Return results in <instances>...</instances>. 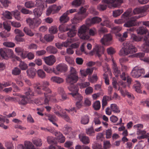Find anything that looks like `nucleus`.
Here are the masks:
<instances>
[{
    "label": "nucleus",
    "instance_id": "obj_8",
    "mask_svg": "<svg viewBox=\"0 0 149 149\" xmlns=\"http://www.w3.org/2000/svg\"><path fill=\"white\" fill-rule=\"evenodd\" d=\"M104 48L103 46H101L98 45H95V48L93 51L95 54V55L100 58L101 55L104 53Z\"/></svg>",
    "mask_w": 149,
    "mask_h": 149
},
{
    "label": "nucleus",
    "instance_id": "obj_59",
    "mask_svg": "<svg viewBox=\"0 0 149 149\" xmlns=\"http://www.w3.org/2000/svg\"><path fill=\"white\" fill-rule=\"evenodd\" d=\"M69 32L67 33L68 36L70 37H73L74 36L76 33V30H69Z\"/></svg>",
    "mask_w": 149,
    "mask_h": 149
},
{
    "label": "nucleus",
    "instance_id": "obj_63",
    "mask_svg": "<svg viewBox=\"0 0 149 149\" xmlns=\"http://www.w3.org/2000/svg\"><path fill=\"white\" fill-rule=\"evenodd\" d=\"M101 147H102L101 145L96 143L94 142L92 144L93 149H100Z\"/></svg>",
    "mask_w": 149,
    "mask_h": 149
},
{
    "label": "nucleus",
    "instance_id": "obj_40",
    "mask_svg": "<svg viewBox=\"0 0 149 149\" xmlns=\"http://www.w3.org/2000/svg\"><path fill=\"white\" fill-rule=\"evenodd\" d=\"M37 74L39 77L42 79L45 78L46 76L45 72L41 69H39L38 70Z\"/></svg>",
    "mask_w": 149,
    "mask_h": 149
},
{
    "label": "nucleus",
    "instance_id": "obj_31",
    "mask_svg": "<svg viewBox=\"0 0 149 149\" xmlns=\"http://www.w3.org/2000/svg\"><path fill=\"white\" fill-rule=\"evenodd\" d=\"M146 11V9L143 7H141L134 9L133 10V13L134 14H138L144 13Z\"/></svg>",
    "mask_w": 149,
    "mask_h": 149
},
{
    "label": "nucleus",
    "instance_id": "obj_45",
    "mask_svg": "<svg viewBox=\"0 0 149 149\" xmlns=\"http://www.w3.org/2000/svg\"><path fill=\"white\" fill-rule=\"evenodd\" d=\"M6 49L1 48L0 49V54L1 56L4 59H6Z\"/></svg>",
    "mask_w": 149,
    "mask_h": 149
},
{
    "label": "nucleus",
    "instance_id": "obj_3",
    "mask_svg": "<svg viewBox=\"0 0 149 149\" xmlns=\"http://www.w3.org/2000/svg\"><path fill=\"white\" fill-rule=\"evenodd\" d=\"M88 28L83 25L81 26L78 30V34L80 38L83 39H88L89 37L88 35Z\"/></svg>",
    "mask_w": 149,
    "mask_h": 149
},
{
    "label": "nucleus",
    "instance_id": "obj_2",
    "mask_svg": "<svg viewBox=\"0 0 149 149\" xmlns=\"http://www.w3.org/2000/svg\"><path fill=\"white\" fill-rule=\"evenodd\" d=\"M137 51L136 48L131 42H127L125 43L124 48H122L120 51L119 55L120 56L127 55L129 54H132Z\"/></svg>",
    "mask_w": 149,
    "mask_h": 149
},
{
    "label": "nucleus",
    "instance_id": "obj_48",
    "mask_svg": "<svg viewBox=\"0 0 149 149\" xmlns=\"http://www.w3.org/2000/svg\"><path fill=\"white\" fill-rule=\"evenodd\" d=\"M51 6L54 13L58 12L61 8V6H57L55 5H54Z\"/></svg>",
    "mask_w": 149,
    "mask_h": 149
},
{
    "label": "nucleus",
    "instance_id": "obj_10",
    "mask_svg": "<svg viewBox=\"0 0 149 149\" xmlns=\"http://www.w3.org/2000/svg\"><path fill=\"white\" fill-rule=\"evenodd\" d=\"M24 147L22 144H19L17 146V149H36L32 143L30 141H25L24 143Z\"/></svg>",
    "mask_w": 149,
    "mask_h": 149
},
{
    "label": "nucleus",
    "instance_id": "obj_13",
    "mask_svg": "<svg viewBox=\"0 0 149 149\" xmlns=\"http://www.w3.org/2000/svg\"><path fill=\"white\" fill-rule=\"evenodd\" d=\"M18 96L20 98L18 101V104L21 106H24L28 103V97L25 95H19Z\"/></svg>",
    "mask_w": 149,
    "mask_h": 149
},
{
    "label": "nucleus",
    "instance_id": "obj_35",
    "mask_svg": "<svg viewBox=\"0 0 149 149\" xmlns=\"http://www.w3.org/2000/svg\"><path fill=\"white\" fill-rule=\"evenodd\" d=\"M103 2V4H99L97 6V8L99 10L103 11L106 9L107 6H109L108 5L105 3L104 1Z\"/></svg>",
    "mask_w": 149,
    "mask_h": 149
},
{
    "label": "nucleus",
    "instance_id": "obj_34",
    "mask_svg": "<svg viewBox=\"0 0 149 149\" xmlns=\"http://www.w3.org/2000/svg\"><path fill=\"white\" fill-rule=\"evenodd\" d=\"M84 1V0H74L72 2V5L76 7H78L83 3Z\"/></svg>",
    "mask_w": 149,
    "mask_h": 149
},
{
    "label": "nucleus",
    "instance_id": "obj_21",
    "mask_svg": "<svg viewBox=\"0 0 149 149\" xmlns=\"http://www.w3.org/2000/svg\"><path fill=\"white\" fill-rule=\"evenodd\" d=\"M103 1L109 5H111L113 8H116L118 6V4L115 3L116 0H103Z\"/></svg>",
    "mask_w": 149,
    "mask_h": 149
},
{
    "label": "nucleus",
    "instance_id": "obj_56",
    "mask_svg": "<svg viewBox=\"0 0 149 149\" xmlns=\"http://www.w3.org/2000/svg\"><path fill=\"white\" fill-rule=\"evenodd\" d=\"M72 42V39H67L66 41L63 42V46L67 47L69 46Z\"/></svg>",
    "mask_w": 149,
    "mask_h": 149
},
{
    "label": "nucleus",
    "instance_id": "obj_7",
    "mask_svg": "<svg viewBox=\"0 0 149 149\" xmlns=\"http://www.w3.org/2000/svg\"><path fill=\"white\" fill-rule=\"evenodd\" d=\"M112 40V36L111 34L105 35L101 40L102 44L108 46L111 44V41Z\"/></svg>",
    "mask_w": 149,
    "mask_h": 149
},
{
    "label": "nucleus",
    "instance_id": "obj_62",
    "mask_svg": "<svg viewBox=\"0 0 149 149\" xmlns=\"http://www.w3.org/2000/svg\"><path fill=\"white\" fill-rule=\"evenodd\" d=\"M21 12L24 14H31L32 13V12L25 8H22L21 10Z\"/></svg>",
    "mask_w": 149,
    "mask_h": 149
},
{
    "label": "nucleus",
    "instance_id": "obj_61",
    "mask_svg": "<svg viewBox=\"0 0 149 149\" xmlns=\"http://www.w3.org/2000/svg\"><path fill=\"white\" fill-rule=\"evenodd\" d=\"M14 33L16 34L21 37L24 36V34L22 31L18 29H16L14 30Z\"/></svg>",
    "mask_w": 149,
    "mask_h": 149
},
{
    "label": "nucleus",
    "instance_id": "obj_57",
    "mask_svg": "<svg viewBox=\"0 0 149 149\" xmlns=\"http://www.w3.org/2000/svg\"><path fill=\"white\" fill-rule=\"evenodd\" d=\"M47 141L49 144L55 143L56 142L54 138L51 136H49L47 137Z\"/></svg>",
    "mask_w": 149,
    "mask_h": 149
},
{
    "label": "nucleus",
    "instance_id": "obj_53",
    "mask_svg": "<svg viewBox=\"0 0 149 149\" xmlns=\"http://www.w3.org/2000/svg\"><path fill=\"white\" fill-rule=\"evenodd\" d=\"M102 20V19L97 17H95L92 18L93 24L98 23L101 22Z\"/></svg>",
    "mask_w": 149,
    "mask_h": 149
},
{
    "label": "nucleus",
    "instance_id": "obj_41",
    "mask_svg": "<svg viewBox=\"0 0 149 149\" xmlns=\"http://www.w3.org/2000/svg\"><path fill=\"white\" fill-rule=\"evenodd\" d=\"M19 66L22 70H25L28 68L27 65L23 61H21L19 64Z\"/></svg>",
    "mask_w": 149,
    "mask_h": 149
},
{
    "label": "nucleus",
    "instance_id": "obj_9",
    "mask_svg": "<svg viewBox=\"0 0 149 149\" xmlns=\"http://www.w3.org/2000/svg\"><path fill=\"white\" fill-rule=\"evenodd\" d=\"M87 16V14H83L78 12L72 19L73 22L74 23H79L80 21L85 18Z\"/></svg>",
    "mask_w": 149,
    "mask_h": 149
},
{
    "label": "nucleus",
    "instance_id": "obj_55",
    "mask_svg": "<svg viewBox=\"0 0 149 149\" xmlns=\"http://www.w3.org/2000/svg\"><path fill=\"white\" fill-rule=\"evenodd\" d=\"M126 21L124 17L122 15L121 18L118 19H116L114 20V22L117 24H121L125 22Z\"/></svg>",
    "mask_w": 149,
    "mask_h": 149
},
{
    "label": "nucleus",
    "instance_id": "obj_28",
    "mask_svg": "<svg viewBox=\"0 0 149 149\" xmlns=\"http://www.w3.org/2000/svg\"><path fill=\"white\" fill-rule=\"evenodd\" d=\"M110 108L112 111L115 113H118L120 112L119 107L115 104H111Z\"/></svg>",
    "mask_w": 149,
    "mask_h": 149
},
{
    "label": "nucleus",
    "instance_id": "obj_29",
    "mask_svg": "<svg viewBox=\"0 0 149 149\" xmlns=\"http://www.w3.org/2000/svg\"><path fill=\"white\" fill-rule=\"evenodd\" d=\"M26 91L25 93V95L28 97H33L35 96V93L33 90L30 88H26Z\"/></svg>",
    "mask_w": 149,
    "mask_h": 149
},
{
    "label": "nucleus",
    "instance_id": "obj_22",
    "mask_svg": "<svg viewBox=\"0 0 149 149\" xmlns=\"http://www.w3.org/2000/svg\"><path fill=\"white\" fill-rule=\"evenodd\" d=\"M46 49L49 53L54 54H56L58 51L56 48L52 46L47 47Z\"/></svg>",
    "mask_w": 149,
    "mask_h": 149
},
{
    "label": "nucleus",
    "instance_id": "obj_25",
    "mask_svg": "<svg viewBox=\"0 0 149 149\" xmlns=\"http://www.w3.org/2000/svg\"><path fill=\"white\" fill-rule=\"evenodd\" d=\"M65 12L60 18V21L61 23H64L67 22L69 20V18Z\"/></svg>",
    "mask_w": 149,
    "mask_h": 149
},
{
    "label": "nucleus",
    "instance_id": "obj_19",
    "mask_svg": "<svg viewBox=\"0 0 149 149\" xmlns=\"http://www.w3.org/2000/svg\"><path fill=\"white\" fill-rule=\"evenodd\" d=\"M50 80L52 82L58 84L62 83L64 82V80L63 78L57 76L52 77Z\"/></svg>",
    "mask_w": 149,
    "mask_h": 149
},
{
    "label": "nucleus",
    "instance_id": "obj_43",
    "mask_svg": "<svg viewBox=\"0 0 149 149\" xmlns=\"http://www.w3.org/2000/svg\"><path fill=\"white\" fill-rule=\"evenodd\" d=\"M23 31L26 34L30 36H32L34 35L31 31L27 27H24L23 29Z\"/></svg>",
    "mask_w": 149,
    "mask_h": 149
},
{
    "label": "nucleus",
    "instance_id": "obj_30",
    "mask_svg": "<svg viewBox=\"0 0 149 149\" xmlns=\"http://www.w3.org/2000/svg\"><path fill=\"white\" fill-rule=\"evenodd\" d=\"M33 12L36 17H39L42 13V10L39 8H36L33 10Z\"/></svg>",
    "mask_w": 149,
    "mask_h": 149
},
{
    "label": "nucleus",
    "instance_id": "obj_11",
    "mask_svg": "<svg viewBox=\"0 0 149 149\" xmlns=\"http://www.w3.org/2000/svg\"><path fill=\"white\" fill-rule=\"evenodd\" d=\"M44 60L45 63L49 66L53 65L56 61V58L53 55L45 58Z\"/></svg>",
    "mask_w": 149,
    "mask_h": 149
},
{
    "label": "nucleus",
    "instance_id": "obj_39",
    "mask_svg": "<svg viewBox=\"0 0 149 149\" xmlns=\"http://www.w3.org/2000/svg\"><path fill=\"white\" fill-rule=\"evenodd\" d=\"M138 34H145L147 32V30L146 28L144 27H139L137 30Z\"/></svg>",
    "mask_w": 149,
    "mask_h": 149
},
{
    "label": "nucleus",
    "instance_id": "obj_47",
    "mask_svg": "<svg viewBox=\"0 0 149 149\" xmlns=\"http://www.w3.org/2000/svg\"><path fill=\"white\" fill-rule=\"evenodd\" d=\"M12 13L15 19L17 20H19L21 19L20 16V13L17 10L15 11H12Z\"/></svg>",
    "mask_w": 149,
    "mask_h": 149
},
{
    "label": "nucleus",
    "instance_id": "obj_16",
    "mask_svg": "<svg viewBox=\"0 0 149 149\" xmlns=\"http://www.w3.org/2000/svg\"><path fill=\"white\" fill-rule=\"evenodd\" d=\"M133 13L132 12V10L131 8H129L122 15L123 17H124L125 20L127 21L129 19V17L133 15Z\"/></svg>",
    "mask_w": 149,
    "mask_h": 149
},
{
    "label": "nucleus",
    "instance_id": "obj_23",
    "mask_svg": "<svg viewBox=\"0 0 149 149\" xmlns=\"http://www.w3.org/2000/svg\"><path fill=\"white\" fill-rule=\"evenodd\" d=\"M43 68L44 70L47 72V73H51L52 72H53L55 74H57L58 73L56 71L54 68H53V69L51 68L48 67L46 65L43 66Z\"/></svg>",
    "mask_w": 149,
    "mask_h": 149
},
{
    "label": "nucleus",
    "instance_id": "obj_50",
    "mask_svg": "<svg viewBox=\"0 0 149 149\" xmlns=\"http://www.w3.org/2000/svg\"><path fill=\"white\" fill-rule=\"evenodd\" d=\"M93 92V89L92 87L89 86L86 88L85 90V93L86 95H89L92 94Z\"/></svg>",
    "mask_w": 149,
    "mask_h": 149
},
{
    "label": "nucleus",
    "instance_id": "obj_33",
    "mask_svg": "<svg viewBox=\"0 0 149 149\" xmlns=\"http://www.w3.org/2000/svg\"><path fill=\"white\" fill-rule=\"evenodd\" d=\"M6 60L9 58H13L14 57L13 51L11 49H6Z\"/></svg>",
    "mask_w": 149,
    "mask_h": 149
},
{
    "label": "nucleus",
    "instance_id": "obj_52",
    "mask_svg": "<svg viewBox=\"0 0 149 149\" xmlns=\"http://www.w3.org/2000/svg\"><path fill=\"white\" fill-rule=\"evenodd\" d=\"M112 130L111 128L108 129L106 130V137L107 139H109L111 137Z\"/></svg>",
    "mask_w": 149,
    "mask_h": 149
},
{
    "label": "nucleus",
    "instance_id": "obj_54",
    "mask_svg": "<svg viewBox=\"0 0 149 149\" xmlns=\"http://www.w3.org/2000/svg\"><path fill=\"white\" fill-rule=\"evenodd\" d=\"M123 11L120 10H117L113 11V16L114 17H116L119 16L122 13Z\"/></svg>",
    "mask_w": 149,
    "mask_h": 149
},
{
    "label": "nucleus",
    "instance_id": "obj_58",
    "mask_svg": "<svg viewBox=\"0 0 149 149\" xmlns=\"http://www.w3.org/2000/svg\"><path fill=\"white\" fill-rule=\"evenodd\" d=\"M3 44L4 46L10 47H13L15 46L14 43L9 42H5L3 43Z\"/></svg>",
    "mask_w": 149,
    "mask_h": 149
},
{
    "label": "nucleus",
    "instance_id": "obj_44",
    "mask_svg": "<svg viewBox=\"0 0 149 149\" xmlns=\"http://www.w3.org/2000/svg\"><path fill=\"white\" fill-rule=\"evenodd\" d=\"M21 72V70L17 67H16L12 70V73L14 75H18L20 74Z\"/></svg>",
    "mask_w": 149,
    "mask_h": 149
},
{
    "label": "nucleus",
    "instance_id": "obj_49",
    "mask_svg": "<svg viewBox=\"0 0 149 149\" xmlns=\"http://www.w3.org/2000/svg\"><path fill=\"white\" fill-rule=\"evenodd\" d=\"M34 88L35 92L38 95H41L43 94V93L41 90V88L40 86H35Z\"/></svg>",
    "mask_w": 149,
    "mask_h": 149
},
{
    "label": "nucleus",
    "instance_id": "obj_51",
    "mask_svg": "<svg viewBox=\"0 0 149 149\" xmlns=\"http://www.w3.org/2000/svg\"><path fill=\"white\" fill-rule=\"evenodd\" d=\"M54 38L52 35L50 34L46 35L44 37L45 39L47 42L52 41L53 40Z\"/></svg>",
    "mask_w": 149,
    "mask_h": 149
},
{
    "label": "nucleus",
    "instance_id": "obj_5",
    "mask_svg": "<svg viewBox=\"0 0 149 149\" xmlns=\"http://www.w3.org/2000/svg\"><path fill=\"white\" fill-rule=\"evenodd\" d=\"M145 71L144 69H141L138 67H134L132 70L131 75L134 78H138L140 77L142 74H144Z\"/></svg>",
    "mask_w": 149,
    "mask_h": 149
},
{
    "label": "nucleus",
    "instance_id": "obj_6",
    "mask_svg": "<svg viewBox=\"0 0 149 149\" xmlns=\"http://www.w3.org/2000/svg\"><path fill=\"white\" fill-rule=\"evenodd\" d=\"M140 17H133L128 19V20L124 24V26L126 27H130L136 26V20Z\"/></svg>",
    "mask_w": 149,
    "mask_h": 149
},
{
    "label": "nucleus",
    "instance_id": "obj_64",
    "mask_svg": "<svg viewBox=\"0 0 149 149\" xmlns=\"http://www.w3.org/2000/svg\"><path fill=\"white\" fill-rule=\"evenodd\" d=\"M5 146L7 149H13L14 146L12 143L10 142H7L5 143Z\"/></svg>",
    "mask_w": 149,
    "mask_h": 149
},
{
    "label": "nucleus",
    "instance_id": "obj_32",
    "mask_svg": "<svg viewBox=\"0 0 149 149\" xmlns=\"http://www.w3.org/2000/svg\"><path fill=\"white\" fill-rule=\"evenodd\" d=\"M89 117L88 116H85L82 117L81 120V123L84 125L88 124L89 122Z\"/></svg>",
    "mask_w": 149,
    "mask_h": 149
},
{
    "label": "nucleus",
    "instance_id": "obj_1",
    "mask_svg": "<svg viewBox=\"0 0 149 149\" xmlns=\"http://www.w3.org/2000/svg\"><path fill=\"white\" fill-rule=\"evenodd\" d=\"M79 77L78 73L76 69L74 68L71 67L69 71V74L67 75L66 78L67 83L71 85L68 88L69 90L73 93L77 92V88L73 84L78 81Z\"/></svg>",
    "mask_w": 149,
    "mask_h": 149
},
{
    "label": "nucleus",
    "instance_id": "obj_20",
    "mask_svg": "<svg viewBox=\"0 0 149 149\" xmlns=\"http://www.w3.org/2000/svg\"><path fill=\"white\" fill-rule=\"evenodd\" d=\"M113 73L116 77H118L120 73V70L118 68L116 63L113 62Z\"/></svg>",
    "mask_w": 149,
    "mask_h": 149
},
{
    "label": "nucleus",
    "instance_id": "obj_15",
    "mask_svg": "<svg viewBox=\"0 0 149 149\" xmlns=\"http://www.w3.org/2000/svg\"><path fill=\"white\" fill-rule=\"evenodd\" d=\"M79 138L80 141L84 144H87L90 143V140L89 137L83 134H80Z\"/></svg>",
    "mask_w": 149,
    "mask_h": 149
},
{
    "label": "nucleus",
    "instance_id": "obj_46",
    "mask_svg": "<svg viewBox=\"0 0 149 149\" xmlns=\"http://www.w3.org/2000/svg\"><path fill=\"white\" fill-rule=\"evenodd\" d=\"M93 107L95 110H98L100 109L101 107L100 101L97 100L93 104Z\"/></svg>",
    "mask_w": 149,
    "mask_h": 149
},
{
    "label": "nucleus",
    "instance_id": "obj_38",
    "mask_svg": "<svg viewBox=\"0 0 149 149\" xmlns=\"http://www.w3.org/2000/svg\"><path fill=\"white\" fill-rule=\"evenodd\" d=\"M32 142L33 144L37 147H40L42 145V141L39 138L33 140Z\"/></svg>",
    "mask_w": 149,
    "mask_h": 149
},
{
    "label": "nucleus",
    "instance_id": "obj_36",
    "mask_svg": "<svg viewBox=\"0 0 149 149\" xmlns=\"http://www.w3.org/2000/svg\"><path fill=\"white\" fill-rule=\"evenodd\" d=\"M12 13L6 10L3 12L2 15L6 18L8 19H12Z\"/></svg>",
    "mask_w": 149,
    "mask_h": 149
},
{
    "label": "nucleus",
    "instance_id": "obj_18",
    "mask_svg": "<svg viewBox=\"0 0 149 149\" xmlns=\"http://www.w3.org/2000/svg\"><path fill=\"white\" fill-rule=\"evenodd\" d=\"M67 69V67L66 65L63 64H60L56 67L57 71L60 72L65 71Z\"/></svg>",
    "mask_w": 149,
    "mask_h": 149
},
{
    "label": "nucleus",
    "instance_id": "obj_24",
    "mask_svg": "<svg viewBox=\"0 0 149 149\" xmlns=\"http://www.w3.org/2000/svg\"><path fill=\"white\" fill-rule=\"evenodd\" d=\"M142 38V37L139 36H136L134 34L131 35V39L133 42H139L141 40Z\"/></svg>",
    "mask_w": 149,
    "mask_h": 149
},
{
    "label": "nucleus",
    "instance_id": "obj_14",
    "mask_svg": "<svg viewBox=\"0 0 149 149\" xmlns=\"http://www.w3.org/2000/svg\"><path fill=\"white\" fill-rule=\"evenodd\" d=\"M144 40L145 41V42L142 45L141 47L143 51L147 52L149 46V32L147 35L145 36Z\"/></svg>",
    "mask_w": 149,
    "mask_h": 149
},
{
    "label": "nucleus",
    "instance_id": "obj_60",
    "mask_svg": "<svg viewBox=\"0 0 149 149\" xmlns=\"http://www.w3.org/2000/svg\"><path fill=\"white\" fill-rule=\"evenodd\" d=\"M49 31L51 33L55 34L57 32V28L56 26H52L49 28Z\"/></svg>",
    "mask_w": 149,
    "mask_h": 149
},
{
    "label": "nucleus",
    "instance_id": "obj_37",
    "mask_svg": "<svg viewBox=\"0 0 149 149\" xmlns=\"http://www.w3.org/2000/svg\"><path fill=\"white\" fill-rule=\"evenodd\" d=\"M25 6L27 8H31L34 7L35 6L34 2L31 1L26 2L25 3Z\"/></svg>",
    "mask_w": 149,
    "mask_h": 149
},
{
    "label": "nucleus",
    "instance_id": "obj_26",
    "mask_svg": "<svg viewBox=\"0 0 149 149\" xmlns=\"http://www.w3.org/2000/svg\"><path fill=\"white\" fill-rule=\"evenodd\" d=\"M70 94L76 100H78L77 102H81L82 100L83 97L81 95L78 93L77 92L75 93H72Z\"/></svg>",
    "mask_w": 149,
    "mask_h": 149
},
{
    "label": "nucleus",
    "instance_id": "obj_12",
    "mask_svg": "<svg viewBox=\"0 0 149 149\" xmlns=\"http://www.w3.org/2000/svg\"><path fill=\"white\" fill-rule=\"evenodd\" d=\"M102 20L103 21L100 24L101 26H105L109 28H111V27L112 24L107 16H103L102 17Z\"/></svg>",
    "mask_w": 149,
    "mask_h": 149
},
{
    "label": "nucleus",
    "instance_id": "obj_27",
    "mask_svg": "<svg viewBox=\"0 0 149 149\" xmlns=\"http://www.w3.org/2000/svg\"><path fill=\"white\" fill-rule=\"evenodd\" d=\"M70 27L68 25L62 24L59 26V29L62 32H65L69 31L70 29Z\"/></svg>",
    "mask_w": 149,
    "mask_h": 149
},
{
    "label": "nucleus",
    "instance_id": "obj_42",
    "mask_svg": "<svg viewBox=\"0 0 149 149\" xmlns=\"http://www.w3.org/2000/svg\"><path fill=\"white\" fill-rule=\"evenodd\" d=\"M86 133L90 136H94L95 135V131L93 127L86 129Z\"/></svg>",
    "mask_w": 149,
    "mask_h": 149
},
{
    "label": "nucleus",
    "instance_id": "obj_4",
    "mask_svg": "<svg viewBox=\"0 0 149 149\" xmlns=\"http://www.w3.org/2000/svg\"><path fill=\"white\" fill-rule=\"evenodd\" d=\"M26 22L31 29H34L38 27L41 23L40 19H33L28 18L26 19Z\"/></svg>",
    "mask_w": 149,
    "mask_h": 149
},
{
    "label": "nucleus",
    "instance_id": "obj_17",
    "mask_svg": "<svg viewBox=\"0 0 149 149\" xmlns=\"http://www.w3.org/2000/svg\"><path fill=\"white\" fill-rule=\"evenodd\" d=\"M26 72L30 78H33L36 74V70L33 68H31L27 70Z\"/></svg>",
    "mask_w": 149,
    "mask_h": 149
}]
</instances>
